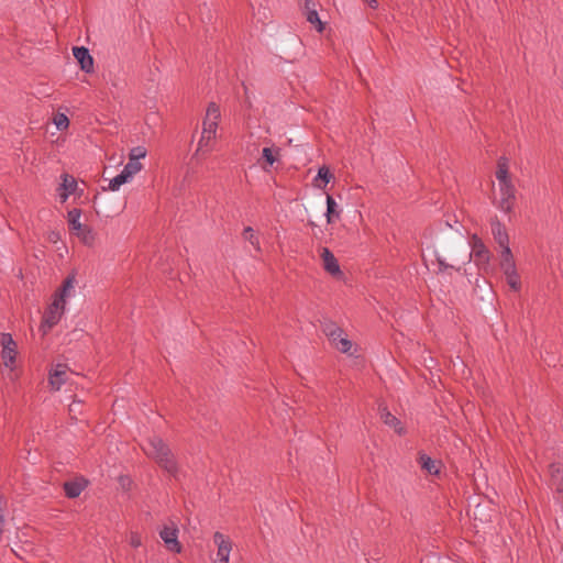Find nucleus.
<instances>
[{
    "mask_svg": "<svg viewBox=\"0 0 563 563\" xmlns=\"http://www.w3.org/2000/svg\"><path fill=\"white\" fill-rule=\"evenodd\" d=\"M558 490L563 492V484L558 486Z\"/></svg>",
    "mask_w": 563,
    "mask_h": 563,
    "instance_id": "nucleus-41",
    "label": "nucleus"
},
{
    "mask_svg": "<svg viewBox=\"0 0 563 563\" xmlns=\"http://www.w3.org/2000/svg\"><path fill=\"white\" fill-rule=\"evenodd\" d=\"M305 11L307 21L310 24L314 25L318 32H322L324 29V24L320 20L319 14L314 9V3L311 0H306Z\"/></svg>",
    "mask_w": 563,
    "mask_h": 563,
    "instance_id": "nucleus-15",
    "label": "nucleus"
},
{
    "mask_svg": "<svg viewBox=\"0 0 563 563\" xmlns=\"http://www.w3.org/2000/svg\"><path fill=\"white\" fill-rule=\"evenodd\" d=\"M364 3H366L372 9H377L378 2L377 0H362Z\"/></svg>",
    "mask_w": 563,
    "mask_h": 563,
    "instance_id": "nucleus-37",
    "label": "nucleus"
},
{
    "mask_svg": "<svg viewBox=\"0 0 563 563\" xmlns=\"http://www.w3.org/2000/svg\"><path fill=\"white\" fill-rule=\"evenodd\" d=\"M506 277H507V283L510 286V288H512L514 290H518L520 288V280H519V276L517 275V273L507 275Z\"/></svg>",
    "mask_w": 563,
    "mask_h": 563,
    "instance_id": "nucleus-33",
    "label": "nucleus"
},
{
    "mask_svg": "<svg viewBox=\"0 0 563 563\" xmlns=\"http://www.w3.org/2000/svg\"><path fill=\"white\" fill-rule=\"evenodd\" d=\"M1 358L3 365L10 369L14 368L15 358L18 354V346L10 333H1Z\"/></svg>",
    "mask_w": 563,
    "mask_h": 563,
    "instance_id": "nucleus-5",
    "label": "nucleus"
},
{
    "mask_svg": "<svg viewBox=\"0 0 563 563\" xmlns=\"http://www.w3.org/2000/svg\"><path fill=\"white\" fill-rule=\"evenodd\" d=\"M322 331L329 338L332 344L335 343L344 334V331L332 321H325L322 324Z\"/></svg>",
    "mask_w": 563,
    "mask_h": 563,
    "instance_id": "nucleus-16",
    "label": "nucleus"
},
{
    "mask_svg": "<svg viewBox=\"0 0 563 563\" xmlns=\"http://www.w3.org/2000/svg\"><path fill=\"white\" fill-rule=\"evenodd\" d=\"M144 453L153 459L170 476L178 478L179 467L169 446L157 435L150 437L142 445Z\"/></svg>",
    "mask_w": 563,
    "mask_h": 563,
    "instance_id": "nucleus-1",
    "label": "nucleus"
},
{
    "mask_svg": "<svg viewBox=\"0 0 563 563\" xmlns=\"http://www.w3.org/2000/svg\"><path fill=\"white\" fill-rule=\"evenodd\" d=\"M263 159L266 165L272 166L275 162H277L280 157V148L279 147H264L262 151Z\"/></svg>",
    "mask_w": 563,
    "mask_h": 563,
    "instance_id": "nucleus-22",
    "label": "nucleus"
},
{
    "mask_svg": "<svg viewBox=\"0 0 563 563\" xmlns=\"http://www.w3.org/2000/svg\"><path fill=\"white\" fill-rule=\"evenodd\" d=\"M130 180H131V179L129 178V176H128L125 173H123V172L121 170V173H120V174H118L115 177H113V178L110 180L108 188H109L111 191H117V190H119V188H120L122 185H124V184L129 183Z\"/></svg>",
    "mask_w": 563,
    "mask_h": 563,
    "instance_id": "nucleus-25",
    "label": "nucleus"
},
{
    "mask_svg": "<svg viewBox=\"0 0 563 563\" xmlns=\"http://www.w3.org/2000/svg\"><path fill=\"white\" fill-rule=\"evenodd\" d=\"M159 537L169 551L175 553H179L181 551V545L178 542V528L174 522H172L169 526H165L159 531Z\"/></svg>",
    "mask_w": 563,
    "mask_h": 563,
    "instance_id": "nucleus-7",
    "label": "nucleus"
},
{
    "mask_svg": "<svg viewBox=\"0 0 563 563\" xmlns=\"http://www.w3.org/2000/svg\"><path fill=\"white\" fill-rule=\"evenodd\" d=\"M213 541L218 545L217 560H229L232 550L230 540L221 532H216Z\"/></svg>",
    "mask_w": 563,
    "mask_h": 563,
    "instance_id": "nucleus-12",
    "label": "nucleus"
},
{
    "mask_svg": "<svg viewBox=\"0 0 563 563\" xmlns=\"http://www.w3.org/2000/svg\"><path fill=\"white\" fill-rule=\"evenodd\" d=\"M80 210L76 208L68 211V224L71 232L80 230V227L82 225L80 223Z\"/></svg>",
    "mask_w": 563,
    "mask_h": 563,
    "instance_id": "nucleus-24",
    "label": "nucleus"
},
{
    "mask_svg": "<svg viewBox=\"0 0 563 563\" xmlns=\"http://www.w3.org/2000/svg\"><path fill=\"white\" fill-rule=\"evenodd\" d=\"M74 233L80 239V241L86 245H91L95 241V233L93 231L87 227L81 225L80 230L74 231Z\"/></svg>",
    "mask_w": 563,
    "mask_h": 563,
    "instance_id": "nucleus-23",
    "label": "nucleus"
},
{
    "mask_svg": "<svg viewBox=\"0 0 563 563\" xmlns=\"http://www.w3.org/2000/svg\"><path fill=\"white\" fill-rule=\"evenodd\" d=\"M320 257L325 272L332 276H339L342 274L338 260L328 247H322L320 250Z\"/></svg>",
    "mask_w": 563,
    "mask_h": 563,
    "instance_id": "nucleus-9",
    "label": "nucleus"
},
{
    "mask_svg": "<svg viewBox=\"0 0 563 563\" xmlns=\"http://www.w3.org/2000/svg\"><path fill=\"white\" fill-rule=\"evenodd\" d=\"M146 150L143 146L133 147L129 153V159L134 162H140L141 158L146 156Z\"/></svg>",
    "mask_w": 563,
    "mask_h": 563,
    "instance_id": "nucleus-29",
    "label": "nucleus"
},
{
    "mask_svg": "<svg viewBox=\"0 0 563 563\" xmlns=\"http://www.w3.org/2000/svg\"><path fill=\"white\" fill-rule=\"evenodd\" d=\"M74 57L80 65L81 70L85 73H91L93 70V58L89 53V49L80 46L73 48Z\"/></svg>",
    "mask_w": 563,
    "mask_h": 563,
    "instance_id": "nucleus-11",
    "label": "nucleus"
},
{
    "mask_svg": "<svg viewBox=\"0 0 563 563\" xmlns=\"http://www.w3.org/2000/svg\"><path fill=\"white\" fill-rule=\"evenodd\" d=\"M420 466L423 471L431 475H437L439 473V464L437 461L432 460L427 454H421L419 457Z\"/></svg>",
    "mask_w": 563,
    "mask_h": 563,
    "instance_id": "nucleus-20",
    "label": "nucleus"
},
{
    "mask_svg": "<svg viewBox=\"0 0 563 563\" xmlns=\"http://www.w3.org/2000/svg\"><path fill=\"white\" fill-rule=\"evenodd\" d=\"M243 238L247 240L257 252L261 251L260 240L251 227L244 228Z\"/></svg>",
    "mask_w": 563,
    "mask_h": 563,
    "instance_id": "nucleus-26",
    "label": "nucleus"
},
{
    "mask_svg": "<svg viewBox=\"0 0 563 563\" xmlns=\"http://www.w3.org/2000/svg\"><path fill=\"white\" fill-rule=\"evenodd\" d=\"M209 143H210V141L203 140V148L199 153H202V154L208 153L210 151Z\"/></svg>",
    "mask_w": 563,
    "mask_h": 563,
    "instance_id": "nucleus-38",
    "label": "nucleus"
},
{
    "mask_svg": "<svg viewBox=\"0 0 563 563\" xmlns=\"http://www.w3.org/2000/svg\"><path fill=\"white\" fill-rule=\"evenodd\" d=\"M500 266L506 276L517 273L516 265H515L514 261H508V260L501 261Z\"/></svg>",
    "mask_w": 563,
    "mask_h": 563,
    "instance_id": "nucleus-31",
    "label": "nucleus"
},
{
    "mask_svg": "<svg viewBox=\"0 0 563 563\" xmlns=\"http://www.w3.org/2000/svg\"><path fill=\"white\" fill-rule=\"evenodd\" d=\"M379 416L386 426L394 428L398 433L402 432L400 421L387 409V407H379Z\"/></svg>",
    "mask_w": 563,
    "mask_h": 563,
    "instance_id": "nucleus-17",
    "label": "nucleus"
},
{
    "mask_svg": "<svg viewBox=\"0 0 563 563\" xmlns=\"http://www.w3.org/2000/svg\"><path fill=\"white\" fill-rule=\"evenodd\" d=\"M551 471H552V473L560 472L559 466H555V465H551Z\"/></svg>",
    "mask_w": 563,
    "mask_h": 563,
    "instance_id": "nucleus-39",
    "label": "nucleus"
},
{
    "mask_svg": "<svg viewBox=\"0 0 563 563\" xmlns=\"http://www.w3.org/2000/svg\"><path fill=\"white\" fill-rule=\"evenodd\" d=\"M501 249V261H514L511 250L509 247V243L507 245L500 246Z\"/></svg>",
    "mask_w": 563,
    "mask_h": 563,
    "instance_id": "nucleus-34",
    "label": "nucleus"
},
{
    "mask_svg": "<svg viewBox=\"0 0 563 563\" xmlns=\"http://www.w3.org/2000/svg\"><path fill=\"white\" fill-rule=\"evenodd\" d=\"M214 563H229V560H216Z\"/></svg>",
    "mask_w": 563,
    "mask_h": 563,
    "instance_id": "nucleus-40",
    "label": "nucleus"
},
{
    "mask_svg": "<svg viewBox=\"0 0 563 563\" xmlns=\"http://www.w3.org/2000/svg\"><path fill=\"white\" fill-rule=\"evenodd\" d=\"M75 276L69 275L63 282L62 287L55 292V299H62V302L66 305V299L70 297L75 291Z\"/></svg>",
    "mask_w": 563,
    "mask_h": 563,
    "instance_id": "nucleus-14",
    "label": "nucleus"
},
{
    "mask_svg": "<svg viewBox=\"0 0 563 563\" xmlns=\"http://www.w3.org/2000/svg\"><path fill=\"white\" fill-rule=\"evenodd\" d=\"M130 545L133 547V548H139L142 545V539H141V536L136 532H132L131 536H130Z\"/></svg>",
    "mask_w": 563,
    "mask_h": 563,
    "instance_id": "nucleus-35",
    "label": "nucleus"
},
{
    "mask_svg": "<svg viewBox=\"0 0 563 563\" xmlns=\"http://www.w3.org/2000/svg\"><path fill=\"white\" fill-rule=\"evenodd\" d=\"M65 303L62 302V299H53L52 303L47 307L43 314V319L40 325V331L42 335H46L53 327H55L65 311Z\"/></svg>",
    "mask_w": 563,
    "mask_h": 563,
    "instance_id": "nucleus-3",
    "label": "nucleus"
},
{
    "mask_svg": "<svg viewBox=\"0 0 563 563\" xmlns=\"http://www.w3.org/2000/svg\"><path fill=\"white\" fill-rule=\"evenodd\" d=\"M496 178L498 180V185L511 183V179L509 177V170H508V159L505 157H500L498 159Z\"/></svg>",
    "mask_w": 563,
    "mask_h": 563,
    "instance_id": "nucleus-18",
    "label": "nucleus"
},
{
    "mask_svg": "<svg viewBox=\"0 0 563 563\" xmlns=\"http://www.w3.org/2000/svg\"><path fill=\"white\" fill-rule=\"evenodd\" d=\"M336 350H339L340 352L342 353H349L352 349V342L346 338L344 336V334L335 342L332 344Z\"/></svg>",
    "mask_w": 563,
    "mask_h": 563,
    "instance_id": "nucleus-28",
    "label": "nucleus"
},
{
    "mask_svg": "<svg viewBox=\"0 0 563 563\" xmlns=\"http://www.w3.org/2000/svg\"><path fill=\"white\" fill-rule=\"evenodd\" d=\"M220 119L221 112L219 106L214 102H210L202 121V133L198 142L196 154H199V152L202 151L203 140L212 141L216 137Z\"/></svg>",
    "mask_w": 563,
    "mask_h": 563,
    "instance_id": "nucleus-2",
    "label": "nucleus"
},
{
    "mask_svg": "<svg viewBox=\"0 0 563 563\" xmlns=\"http://www.w3.org/2000/svg\"><path fill=\"white\" fill-rule=\"evenodd\" d=\"M333 178V175L330 173L327 166H322L318 170V175L316 177V181L321 179L324 183V186Z\"/></svg>",
    "mask_w": 563,
    "mask_h": 563,
    "instance_id": "nucleus-30",
    "label": "nucleus"
},
{
    "mask_svg": "<svg viewBox=\"0 0 563 563\" xmlns=\"http://www.w3.org/2000/svg\"><path fill=\"white\" fill-rule=\"evenodd\" d=\"M437 262L439 265V272H444L448 268H454V266L449 265L440 255H437Z\"/></svg>",
    "mask_w": 563,
    "mask_h": 563,
    "instance_id": "nucleus-36",
    "label": "nucleus"
},
{
    "mask_svg": "<svg viewBox=\"0 0 563 563\" xmlns=\"http://www.w3.org/2000/svg\"><path fill=\"white\" fill-rule=\"evenodd\" d=\"M68 366L66 364H57L48 375V384L51 389L57 391L66 383Z\"/></svg>",
    "mask_w": 563,
    "mask_h": 563,
    "instance_id": "nucleus-8",
    "label": "nucleus"
},
{
    "mask_svg": "<svg viewBox=\"0 0 563 563\" xmlns=\"http://www.w3.org/2000/svg\"><path fill=\"white\" fill-rule=\"evenodd\" d=\"M490 228L493 236L499 246L507 245L509 243L506 228L496 217L492 219Z\"/></svg>",
    "mask_w": 563,
    "mask_h": 563,
    "instance_id": "nucleus-13",
    "label": "nucleus"
},
{
    "mask_svg": "<svg viewBox=\"0 0 563 563\" xmlns=\"http://www.w3.org/2000/svg\"><path fill=\"white\" fill-rule=\"evenodd\" d=\"M54 123L55 125L57 126L58 130H63V129H66L69 124V120L68 118L63 114V113H59L55 117L54 119Z\"/></svg>",
    "mask_w": 563,
    "mask_h": 563,
    "instance_id": "nucleus-32",
    "label": "nucleus"
},
{
    "mask_svg": "<svg viewBox=\"0 0 563 563\" xmlns=\"http://www.w3.org/2000/svg\"><path fill=\"white\" fill-rule=\"evenodd\" d=\"M500 199L498 202V208L509 213L512 211L516 200V188L510 184H501L499 185Z\"/></svg>",
    "mask_w": 563,
    "mask_h": 563,
    "instance_id": "nucleus-6",
    "label": "nucleus"
},
{
    "mask_svg": "<svg viewBox=\"0 0 563 563\" xmlns=\"http://www.w3.org/2000/svg\"><path fill=\"white\" fill-rule=\"evenodd\" d=\"M85 489V483L80 481H70L64 483V492L68 498L78 497Z\"/></svg>",
    "mask_w": 563,
    "mask_h": 563,
    "instance_id": "nucleus-19",
    "label": "nucleus"
},
{
    "mask_svg": "<svg viewBox=\"0 0 563 563\" xmlns=\"http://www.w3.org/2000/svg\"><path fill=\"white\" fill-rule=\"evenodd\" d=\"M471 247L470 257L474 258L475 264L479 268H486L490 261V252L476 234L471 238Z\"/></svg>",
    "mask_w": 563,
    "mask_h": 563,
    "instance_id": "nucleus-4",
    "label": "nucleus"
},
{
    "mask_svg": "<svg viewBox=\"0 0 563 563\" xmlns=\"http://www.w3.org/2000/svg\"><path fill=\"white\" fill-rule=\"evenodd\" d=\"M142 168L143 165L140 162L129 159L122 172L125 173L130 179H132L133 176L136 175Z\"/></svg>",
    "mask_w": 563,
    "mask_h": 563,
    "instance_id": "nucleus-27",
    "label": "nucleus"
},
{
    "mask_svg": "<svg viewBox=\"0 0 563 563\" xmlns=\"http://www.w3.org/2000/svg\"><path fill=\"white\" fill-rule=\"evenodd\" d=\"M327 222L333 223L335 219L340 218V211L338 210V203L332 196L327 195Z\"/></svg>",
    "mask_w": 563,
    "mask_h": 563,
    "instance_id": "nucleus-21",
    "label": "nucleus"
},
{
    "mask_svg": "<svg viewBox=\"0 0 563 563\" xmlns=\"http://www.w3.org/2000/svg\"><path fill=\"white\" fill-rule=\"evenodd\" d=\"M62 183L59 187L57 188L58 196L60 199V202H65L68 197L75 192L77 189V180L74 176L68 174H63L62 176Z\"/></svg>",
    "mask_w": 563,
    "mask_h": 563,
    "instance_id": "nucleus-10",
    "label": "nucleus"
}]
</instances>
